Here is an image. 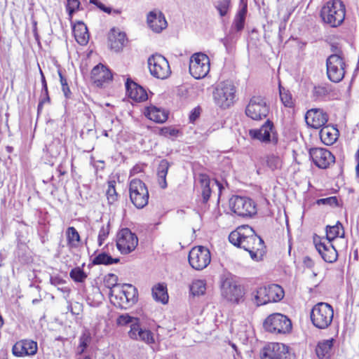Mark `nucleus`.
I'll return each mask as SVG.
<instances>
[{"mask_svg": "<svg viewBox=\"0 0 359 359\" xmlns=\"http://www.w3.org/2000/svg\"><path fill=\"white\" fill-rule=\"evenodd\" d=\"M99 163H102V164H103V163H104V161H99Z\"/></svg>", "mask_w": 359, "mask_h": 359, "instance_id": "nucleus-63", "label": "nucleus"}, {"mask_svg": "<svg viewBox=\"0 0 359 359\" xmlns=\"http://www.w3.org/2000/svg\"><path fill=\"white\" fill-rule=\"evenodd\" d=\"M346 13L345 5L341 0L328 1L320 11L323 20L331 27H336L344 20Z\"/></svg>", "mask_w": 359, "mask_h": 359, "instance_id": "nucleus-2", "label": "nucleus"}, {"mask_svg": "<svg viewBox=\"0 0 359 359\" xmlns=\"http://www.w3.org/2000/svg\"><path fill=\"white\" fill-rule=\"evenodd\" d=\"M229 205L232 211L241 217H252L257 213L255 203L248 197L233 196Z\"/></svg>", "mask_w": 359, "mask_h": 359, "instance_id": "nucleus-13", "label": "nucleus"}, {"mask_svg": "<svg viewBox=\"0 0 359 359\" xmlns=\"http://www.w3.org/2000/svg\"><path fill=\"white\" fill-rule=\"evenodd\" d=\"M147 24L152 32L158 34L168 27L164 14L158 9H154L147 13Z\"/></svg>", "mask_w": 359, "mask_h": 359, "instance_id": "nucleus-19", "label": "nucleus"}, {"mask_svg": "<svg viewBox=\"0 0 359 359\" xmlns=\"http://www.w3.org/2000/svg\"><path fill=\"white\" fill-rule=\"evenodd\" d=\"M129 195L131 202L137 208H143L148 203L149 195L147 187L139 179L130 180Z\"/></svg>", "mask_w": 359, "mask_h": 359, "instance_id": "nucleus-6", "label": "nucleus"}, {"mask_svg": "<svg viewBox=\"0 0 359 359\" xmlns=\"http://www.w3.org/2000/svg\"><path fill=\"white\" fill-rule=\"evenodd\" d=\"M126 88L127 95L134 101L143 102L147 99V93L145 90L130 79L126 82Z\"/></svg>", "mask_w": 359, "mask_h": 359, "instance_id": "nucleus-27", "label": "nucleus"}, {"mask_svg": "<svg viewBox=\"0 0 359 359\" xmlns=\"http://www.w3.org/2000/svg\"><path fill=\"white\" fill-rule=\"evenodd\" d=\"M73 33L78 43L81 46L88 43L90 36L88 28L83 22H78L74 25Z\"/></svg>", "mask_w": 359, "mask_h": 359, "instance_id": "nucleus-30", "label": "nucleus"}, {"mask_svg": "<svg viewBox=\"0 0 359 359\" xmlns=\"http://www.w3.org/2000/svg\"><path fill=\"white\" fill-rule=\"evenodd\" d=\"M152 295L155 300L163 304H166L168 300L166 286L163 284H158L152 289Z\"/></svg>", "mask_w": 359, "mask_h": 359, "instance_id": "nucleus-34", "label": "nucleus"}, {"mask_svg": "<svg viewBox=\"0 0 359 359\" xmlns=\"http://www.w3.org/2000/svg\"><path fill=\"white\" fill-rule=\"evenodd\" d=\"M318 205H337V198L335 196H331L325 198H320L317 201Z\"/></svg>", "mask_w": 359, "mask_h": 359, "instance_id": "nucleus-50", "label": "nucleus"}, {"mask_svg": "<svg viewBox=\"0 0 359 359\" xmlns=\"http://www.w3.org/2000/svg\"><path fill=\"white\" fill-rule=\"evenodd\" d=\"M279 91L280 100L284 106L290 108L294 106V102L292 95L289 90L280 87Z\"/></svg>", "mask_w": 359, "mask_h": 359, "instance_id": "nucleus-45", "label": "nucleus"}, {"mask_svg": "<svg viewBox=\"0 0 359 359\" xmlns=\"http://www.w3.org/2000/svg\"><path fill=\"white\" fill-rule=\"evenodd\" d=\"M169 168L170 163L165 159L161 160L157 168L158 183L162 189H165L167 187L166 176Z\"/></svg>", "mask_w": 359, "mask_h": 359, "instance_id": "nucleus-33", "label": "nucleus"}, {"mask_svg": "<svg viewBox=\"0 0 359 359\" xmlns=\"http://www.w3.org/2000/svg\"><path fill=\"white\" fill-rule=\"evenodd\" d=\"M313 243L316 250L326 262L333 263L337 261L338 253L331 242L316 236L313 237Z\"/></svg>", "mask_w": 359, "mask_h": 359, "instance_id": "nucleus-16", "label": "nucleus"}, {"mask_svg": "<svg viewBox=\"0 0 359 359\" xmlns=\"http://www.w3.org/2000/svg\"><path fill=\"white\" fill-rule=\"evenodd\" d=\"M90 4H93L95 5L97 7L98 6L99 4L101 2L100 0H89Z\"/></svg>", "mask_w": 359, "mask_h": 359, "instance_id": "nucleus-58", "label": "nucleus"}, {"mask_svg": "<svg viewBox=\"0 0 359 359\" xmlns=\"http://www.w3.org/2000/svg\"><path fill=\"white\" fill-rule=\"evenodd\" d=\"M334 339H325L318 342L316 352L320 359L329 358L331 355Z\"/></svg>", "mask_w": 359, "mask_h": 359, "instance_id": "nucleus-32", "label": "nucleus"}, {"mask_svg": "<svg viewBox=\"0 0 359 359\" xmlns=\"http://www.w3.org/2000/svg\"><path fill=\"white\" fill-rule=\"evenodd\" d=\"M288 346L281 343H271L264 349L262 359H292Z\"/></svg>", "mask_w": 359, "mask_h": 359, "instance_id": "nucleus-17", "label": "nucleus"}, {"mask_svg": "<svg viewBox=\"0 0 359 359\" xmlns=\"http://www.w3.org/2000/svg\"><path fill=\"white\" fill-rule=\"evenodd\" d=\"M252 296L253 302L257 306H262L281 300L284 297V291L280 285L271 284L258 288Z\"/></svg>", "mask_w": 359, "mask_h": 359, "instance_id": "nucleus-5", "label": "nucleus"}, {"mask_svg": "<svg viewBox=\"0 0 359 359\" xmlns=\"http://www.w3.org/2000/svg\"><path fill=\"white\" fill-rule=\"evenodd\" d=\"M60 83L62 85V90L64 93V95L66 97H69L71 92H70L69 88L67 85V80L62 76L61 74H60Z\"/></svg>", "mask_w": 359, "mask_h": 359, "instance_id": "nucleus-51", "label": "nucleus"}, {"mask_svg": "<svg viewBox=\"0 0 359 359\" xmlns=\"http://www.w3.org/2000/svg\"><path fill=\"white\" fill-rule=\"evenodd\" d=\"M148 67L151 74L159 79H165L171 74L167 59L161 55L155 54L148 59Z\"/></svg>", "mask_w": 359, "mask_h": 359, "instance_id": "nucleus-10", "label": "nucleus"}, {"mask_svg": "<svg viewBox=\"0 0 359 359\" xmlns=\"http://www.w3.org/2000/svg\"><path fill=\"white\" fill-rule=\"evenodd\" d=\"M264 329L271 333L285 334L292 329L290 320L281 313H273L264 322Z\"/></svg>", "mask_w": 359, "mask_h": 359, "instance_id": "nucleus-8", "label": "nucleus"}, {"mask_svg": "<svg viewBox=\"0 0 359 359\" xmlns=\"http://www.w3.org/2000/svg\"><path fill=\"white\" fill-rule=\"evenodd\" d=\"M266 165L271 170H275L279 169L282 166L281 158L275 154H271L266 156Z\"/></svg>", "mask_w": 359, "mask_h": 359, "instance_id": "nucleus-43", "label": "nucleus"}, {"mask_svg": "<svg viewBox=\"0 0 359 359\" xmlns=\"http://www.w3.org/2000/svg\"><path fill=\"white\" fill-rule=\"evenodd\" d=\"M138 322L139 320L137 318L131 317L127 313L119 316L116 320L117 324L121 326L126 325L128 324H130L131 325L133 323Z\"/></svg>", "mask_w": 359, "mask_h": 359, "instance_id": "nucleus-48", "label": "nucleus"}, {"mask_svg": "<svg viewBox=\"0 0 359 359\" xmlns=\"http://www.w3.org/2000/svg\"><path fill=\"white\" fill-rule=\"evenodd\" d=\"M326 93V90L323 87L318 86L313 89V95L316 97L324 95Z\"/></svg>", "mask_w": 359, "mask_h": 359, "instance_id": "nucleus-54", "label": "nucleus"}, {"mask_svg": "<svg viewBox=\"0 0 359 359\" xmlns=\"http://www.w3.org/2000/svg\"><path fill=\"white\" fill-rule=\"evenodd\" d=\"M309 154L314 164L319 168L325 169L334 163L333 154L325 148H313Z\"/></svg>", "mask_w": 359, "mask_h": 359, "instance_id": "nucleus-18", "label": "nucleus"}, {"mask_svg": "<svg viewBox=\"0 0 359 359\" xmlns=\"http://www.w3.org/2000/svg\"><path fill=\"white\" fill-rule=\"evenodd\" d=\"M69 276L75 282L83 283L87 278V274L80 267H76L71 270Z\"/></svg>", "mask_w": 359, "mask_h": 359, "instance_id": "nucleus-46", "label": "nucleus"}, {"mask_svg": "<svg viewBox=\"0 0 359 359\" xmlns=\"http://www.w3.org/2000/svg\"><path fill=\"white\" fill-rule=\"evenodd\" d=\"M144 114L149 119L158 123H163L168 119V113L154 105L145 107Z\"/></svg>", "mask_w": 359, "mask_h": 359, "instance_id": "nucleus-29", "label": "nucleus"}, {"mask_svg": "<svg viewBox=\"0 0 359 359\" xmlns=\"http://www.w3.org/2000/svg\"><path fill=\"white\" fill-rule=\"evenodd\" d=\"M0 324H3V319L1 318V316H0Z\"/></svg>", "mask_w": 359, "mask_h": 359, "instance_id": "nucleus-61", "label": "nucleus"}, {"mask_svg": "<svg viewBox=\"0 0 359 359\" xmlns=\"http://www.w3.org/2000/svg\"><path fill=\"white\" fill-rule=\"evenodd\" d=\"M273 123L267 120L260 128L250 130L249 135L253 140H257L265 143L269 142L271 141V134L273 130Z\"/></svg>", "mask_w": 359, "mask_h": 359, "instance_id": "nucleus-24", "label": "nucleus"}, {"mask_svg": "<svg viewBox=\"0 0 359 359\" xmlns=\"http://www.w3.org/2000/svg\"><path fill=\"white\" fill-rule=\"evenodd\" d=\"M236 92V87L231 81L219 83L213 92L215 104L222 109L230 107L234 103Z\"/></svg>", "mask_w": 359, "mask_h": 359, "instance_id": "nucleus-4", "label": "nucleus"}, {"mask_svg": "<svg viewBox=\"0 0 359 359\" xmlns=\"http://www.w3.org/2000/svg\"><path fill=\"white\" fill-rule=\"evenodd\" d=\"M339 131L334 126H325L320 131V140L326 145L333 144L337 141Z\"/></svg>", "mask_w": 359, "mask_h": 359, "instance_id": "nucleus-31", "label": "nucleus"}, {"mask_svg": "<svg viewBox=\"0 0 359 359\" xmlns=\"http://www.w3.org/2000/svg\"><path fill=\"white\" fill-rule=\"evenodd\" d=\"M210 62L208 56L203 53H194L189 60V73L196 79L205 77L210 72Z\"/></svg>", "mask_w": 359, "mask_h": 359, "instance_id": "nucleus-7", "label": "nucleus"}, {"mask_svg": "<svg viewBox=\"0 0 359 359\" xmlns=\"http://www.w3.org/2000/svg\"><path fill=\"white\" fill-rule=\"evenodd\" d=\"M210 252L207 248L196 246L189 252V264L196 270H202L206 268L210 263Z\"/></svg>", "mask_w": 359, "mask_h": 359, "instance_id": "nucleus-14", "label": "nucleus"}, {"mask_svg": "<svg viewBox=\"0 0 359 359\" xmlns=\"http://www.w3.org/2000/svg\"><path fill=\"white\" fill-rule=\"evenodd\" d=\"M66 236L68 243L71 246H76L80 242L79 233L73 226H69L67 229Z\"/></svg>", "mask_w": 359, "mask_h": 359, "instance_id": "nucleus-41", "label": "nucleus"}, {"mask_svg": "<svg viewBox=\"0 0 359 359\" xmlns=\"http://www.w3.org/2000/svg\"><path fill=\"white\" fill-rule=\"evenodd\" d=\"M114 13H116V14H118L120 13V12L118 11H114Z\"/></svg>", "mask_w": 359, "mask_h": 359, "instance_id": "nucleus-62", "label": "nucleus"}, {"mask_svg": "<svg viewBox=\"0 0 359 359\" xmlns=\"http://www.w3.org/2000/svg\"><path fill=\"white\" fill-rule=\"evenodd\" d=\"M357 164H356V166H355V172H356V176L358 177H359V162H356Z\"/></svg>", "mask_w": 359, "mask_h": 359, "instance_id": "nucleus-59", "label": "nucleus"}, {"mask_svg": "<svg viewBox=\"0 0 359 359\" xmlns=\"http://www.w3.org/2000/svg\"><path fill=\"white\" fill-rule=\"evenodd\" d=\"M91 341V334L90 332L85 330L79 337V344L77 347L79 354H82Z\"/></svg>", "mask_w": 359, "mask_h": 359, "instance_id": "nucleus-40", "label": "nucleus"}, {"mask_svg": "<svg viewBox=\"0 0 359 359\" xmlns=\"http://www.w3.org/2000/svg\"><path fill=\"white\" fill-rule=\"evenodd\" d=\"M39 71H40V74L41 76L42 91H44L45 94L47 95L48 94V87H47V83H46V81L45 79V76H44L43 72L41 69H39Z\"/></svg>", "mask_w": 359, "mask_h": 359, "instance_id": "nucleus-55", "label": "nucleus"}, {"mask_svg": "<svg viewBox=\"0 0 359 359\" xmlns=\"http://www.w3.org/2000/svg\"><path fill=\"white\" fill-rule=\"evenodd\" d=\"M305 120L309 126L318 129L326 124L328 116L321 109H311L307 111Z\"/></svg>", "mask_w": 359, "mask_h": 359, "instance_id": "nucleus-22", "label": "nucleus"}, {"mask_svg": "<svg viewBox=\"0 0 359 359\" xmlns=\"http://www.w3.org/2000/svg\"><path fill=\"white\" fill-rule=\"evenodd\" d=\"M97 8H99L101 11L108 14H110L112 12L111 8L106 6L102 2L99 4Z\"/></svg>", "mask_w": 359, "mask_h": 359, "instance_id": "nucleus-56", "label": "nucleus"}, {"mask_svg": "<svg viewBox=\"0 0 359 359\" xmlns=\"http://www.w3.org/2000/svg\"><path fill=\"white\" fill-rule=\"evenodd\" d=\"M115 181L108 182V188L106 191V195L109 204H113L118 200V194L115 189Z\"/></svg>", "mask_w": 359, "mask_h": 359, "instance_id": "nucleus-44", "label": "nucleus"}, {"mask_svg": "<svg viewBox=\"0 0 359 359\" xmlns=\"http://www.w3.org/2000/svg\"><path fill=\"white\" fill-rule=\"evenodd\" d=\"M108 39L111 49L118 52L125 46L126 35L119 29L113 28L109 33Z\"/></svg>", "mask_w": 359, "mask_h": 359, "instance_id": "nucleus-28", "label": "nucleus"}, {"mask_svg": "<svg viewBox=\"0 0 359 359\" xmlns=\"http://www.w3.org/2000/svg\"><path fill=\"white\" fill-rule=\"evenodd\" d=\"M79 6L80 1L79 0H67L66 8L70 19L72 18L73 13L79 8Z\"/></svg>", "mask_w": 359, "mask_h": 359, "instance_id": "nucleus-49", "label": "nucleus"}, {"mask_svg": "<svg viewBox=\"0 0 359 359\" xmlns=\"http://www.w3.org/2000/svg\"><path fill=\"white\" fill-rule=\"evenodd\" d=\"M269 112V106L262 96H253L245 108L247 116L255 121L265 118Z\"/></svg>", "mask_w": 359, "mask_h": 359, "instance_id": "nucleus-9", "label": "nucleus"}, {"mask_svg": "<svg viewBox=\"0 0 359 359\" xmlns=\"http://www.w3.org/2000/svg\"><path fill=\"white\" fill-rule=\"evenodd\" d=\"M50 282L51 285L54 286L61 285L65 283L63 279L59 276H51L50 278Z\"/></svg>", "mask_w": 359, "mask_h": 359, "instance_id": "nucleus-53", "label": "nucleus"}, {"mask_svg": "<svg viewBox=\"0 0 359 359\" xmlns=\"http://www.w3.org/2000/svg\"><path fill=\"white\" fill-rule=\"evenodd\" d=\"M201 109L200 107H195L193 109L189 114V121L191 123H194L200 116Z\"/></svg>", "mask_w": 359, "mask_h": 359, "instance_id": "nucleus-52", "label": "nucleus"}, {"mask_svg": "<svg viewBox=\"0 0 359 359\" xmlns=\"http://www.w3.org/2000/svg\"><path fill=\"white\" fill-rule=\"evenodd\" d=\"M119 262L118 258H112L105 252H102L97 255L93 260V264L95 265L105 264L109 265L116 264Z\"/></svg>", "mask_w": 359, "mask_h": 359, "instance_id": "nucleus-37", "label": "nucleus"}, {"mask_svg": "<svg viewBox=\"0 0 359 359\" xmlns=\"http://www.w3.org/2000/svg\"><path fill=\"white\" fill-rule=\"evenodd\" d=\"M340 230L343 231V227L339 222L334 226H327L326 227V241L331 242L334 238L340 236Z\"/></svg>", "mask_w": 359, "mask_h": 359, "instance_id": "nucleus-38", "label": "nucleus"}, {"mask_svg": "<svg viewBox=\"0 0 359 359\" xmlns=\"http://www.w3.org/2000/svg\"><path fill=\"white\" fill-rule=\"evenodd\" d=\"M128 336L132 339L143 341L147 344L155 342L154 334L149 330L142 328L139 322L130 325Z\"/></svg>", "mask_w": 359, "mask_h": 359, "instance_id": "nucleus-23", "label": "nucleus"}, {"mask_svg": "<svg viewBox=\"0 0 359 359\" xmlns=\"http://www.w3.org/2000/svg\"><path fill=\"white\" fill-rule=\"evenodd\" d=\"M83 359H91V358L89 355H86Z\"/></svg>", "mask_w": 359, "mask_h": 359, "instance_id": "nucleus-60", "label": "nucleus"}, {"mask_svg": "<svg viewBox=\"0 0 359 359\" xmlns=\"http://www.w3.org/2000/svg\"><path fill=\"white\" fill-rule=\"evenodd\" d=\"M333 317L332 306L325 302H319L314 305L310 313L312 324L320 330L327 328L331 325Z\"/></svg>", "mask_w": 359, "mask_h": 359, "instance_id": "nucleus-3", "label": "nucleus"}, {"mask_svg": "<svg viewBox=\"0 0 359 359\" xmlns=\"http://www.w3.org/2000/svg\"><path fill=\"white\" fill-rule=\"evenodd\" d=\"M327 75L334 83L341 81L345 75L346 64L344 59L338 54L330 55L326 60Z\"/></svg>", "mask_w": 359, "mask_h": 359, "instance_id": "nucleus-11", "label": "nucleus"}, {"mask_svg": "<svg viewBox=\"0 0 359 359\" xmlns=\"http://www.w3.org/2000/svg\"><path fill=\"white\" fill-rule=\"evenodd\" d=\"M246 14L247 5L245 4L241 9H239L233 20V26L237 32H240L243 29Z\"/></svg>", "mask_w": 359, "mask_h": 359, "instance_id": "nucleus-35", "label": "nucleus"}, {"mask_svg": "<svg viewBox=\"0 0 359 359\" xmlns=\"http://www.w3.org/2000/svg\"><path fill=\"white\" fill-rule=\"evenodd\" d=\"M229 242L249 252L252 259L259 261L266 252L264 241L248 225L238 226L229 236Z\"/></svg>", "mask_w": 359, "mask_h": 359, "instance_id": "nucleus-1", "label": "nucleus"}, {"mask_svg": "<svg viewBox=\"0 0 359 359\" xmlns=\"http://www.w3.org/2000/svg\"><path fill=\"white\" fill-rule=\"evenodd\" d=\"M198 182L201 189V195L204 203H206L210 196L212 191L217 189L219 195H220L222 185L217 180H210L209 177L205 174H200L198 175Z\"/></svg>", "mask_w": 359, "mask_h": 359, "instance_id": "nucleus-20", "label": "nucleus"}, {"mask_svg": "<svg viewBox=\"0 0 359 359\" xmlns=\"http://www.w3.org/2000/svg\"><path fill=\"white\" fill-rule=\"evenodd\" d=\"M37 343L32 339H22L13 346V355L18 357L32 356L37 353Z\"/></svg>", "mask_w": 359, "mask_h": 359, "instance_id": "nucleus-21", "label": "nucleus"}, {"mask_svg": "<svg viewBox=\"0 0 359 359\" xmlns=\"http://www.w3.org/2000/svg\"><path fill=\"white\" fill-rule=\"evenodd\" d=\"M206 283L203 280H194L190 285V292L194 296H200L205 294Z\"/></svg>", "mask_w": 359, "mask_h": 359, "instance_id": "nucleus-36", "label": "nucleus"}, {"mask_svg": "<svg viewBox=\"0 0 359 359\" xmlns=\"http://www.w3.org/2000/svg\"><path fill=\"white\" fill-rule=\"evenodd\" d=\"M111 302L118 307L126 309L129 306L123 285L115 284L109 292Z\"/></svg>", "mask_w": 359, "mask_h": 359, "instance_id": "nucleus-25", "label": "nucleus"}, {"mask_svg": "<svg viewBox=\"0 0 359 359\" xmlns=\"http://www.w3.org/2000/svg\"><path fill=\"white\" fill-rule=\"evenodd\" d=\"M109 231H110L109 222H108L105 225H103L100 228V229L99 231L98 236H97V243H98L99 246H101L104 243L105 240L108 238Z\"/></svg>", "mask_w": 359, "mask_h": 359, "instance_id": "nucleus-47", "label": "nucleus"}, {"mask_svg": "<svg viewBox=\"0 0 359 359\" xmlns=\"http://www.w3.org/2000/svg\"><path fill=\"white\" fill-rule=\"evenodd\" d=\"M138 245V238L129 229H121L116 235V247L123 255H128L135 250Z\"/></svg>", "mask_w": 359, "mask_h": 359, "instance_id": "nucleus-12", "label": "nucleus"}, {"mask_svg": "<svg viewBox=\"0 0 359 359\" xmlns=\"http://www.w3.org/2000/svg\"><path fill=\"white\" fill-rule=\"evenodd\" d=\"M222 297L230 302L239 303L243 299L244 290L233 279L226 278L221 285Z\"/></svg>", "mask_w": 359, "mask_h": 359, "instance_id": "nucleus-15", "label": "nucleus"}, {"mask_svg": "<svg viewBox=\"0 0 359 359\" xmlns=\"http://www.w3.org/2000/svg\"><path fill=\"white\" fill-rule=\"evenodd\" d=\"M214 6L219 16L224 17L227 15L231 8V0H218L215 2Z\"/></svg>", "mask_w": 359, "mask_h": 359, "instance_id": "nucleus-39", "label": "nucleus"}, {"mask_svg": "<svg viewBox=\"0 0 359 359\" xmlns=\"http://www.w3.org/2000/svg\"><path fill=\"white\" fill-rule=\"evenodd\" d=\"M141 172V168L138 165L135 166L130 171V176L137 174Z\"/></svg>", "mask_w": 359, "mask_h": 359, "instance_id": "nucleus-57", "label": "nucleus"}, {"mask_svg": "<svg viewBox=\"0 0 359 359\" xmlns=\"http://www.w3.org/2000/svg\"><path fill=\"white\" fill-rule=\"evenodd\" d=\"M129 306L137 301V290L129 284L123 285Z\"/></svg>", "mask_w": 359, "mask_h": 359, "instance_id": "nucleus-42", "label": "nucleus"}, {"mask_svg": "<svg viewBox=\"0 0 359 359\" xmlns=\"http://www.w3.org/2000/svg\"><path fill=\"white\" fill-rule=\"evenodd\" d=\"M91 79L97 86H102L104 83L112 79V74L103 65H97L91 71Z\"/></svg>", "mask_w": 359, "mask_h": 359, "instance_id": "nucleus-26", "label": "nucleus"}]
</instances>
